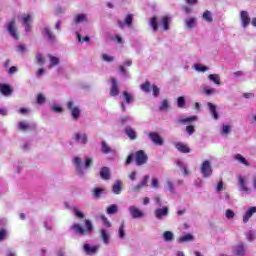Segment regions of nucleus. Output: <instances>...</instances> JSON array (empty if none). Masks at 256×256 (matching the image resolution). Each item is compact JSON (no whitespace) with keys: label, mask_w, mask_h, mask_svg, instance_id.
I'll list each match as a JSON object with an SVG mask.
<instances>
[{"label":"nucleus","mask_w":256,"mask_h":256,"mask_svg":"<svg viewBox=\"0 0 256 256\" xmlns=\"http://www.w3.org/2000/svg\"><path fill=\"white\" fill-rule=\"evenodd\" d=\"M72 165L78 177H85L87 169H89L91 165H93V158H86L85 164H83V159L79 156H75L72 159Z\"/></svg>","instance_id":"1"},{"label":"nucleus","mask_w":256,"mask_h":256,"mask_svg":"<svg viewBox=\"0 0 256 256\" xmlns=\"http://www.w3.org/2000/svg\"><path fill=\"white\" fill-rule=\"evenodd\" d=\"M173 18L171 16H163L159 22H157V17L153 16L150 18L149 25L152 31L157 32L159 29L162 31H169Z\"/></svg>","instance_id":"2"},{"label":"nucleus","mask_w":256,"mask_h":256,"mask_svg":"<svg viewBox=\"0 0 256 256\" xmlns=\"http://www.w3.org/2000/svg\"><path fill=\"white\" fill-rule=\"evenodd\" d=\"M239 191L244 195H251V188L249 187V178L246 175L238 176Z\"/></svg>","instance_id":"3"},{"label":"nucleus","mask_w":256,"mask_h":256,"mask_svg":"<svg viewBox=\"0 0 256 256\" xmlns=\"http://www.w3.org/2000/svg\"><path fill=\"white\" fill-rule=\"evenodd\" d=\"M66 107L68 111L70 112V115L74 121H79V118L81 117V108L75 104V101L69 100L66 103Z\"/></svg>","instance_id":"4"},{"label":"nucleus","mask_w":256,"mask_h":256,"mask_svg":"<svg viewBox=\"0 0 256 256\" xmlns=\"http://www.w3.org/2000/svg\"><path fill=\"white\" fill-rule=\"evenodd\" d=\"M200 173L204 179H209L213 175V166H211V161L205 160L200 166Z\"/></svg>","instance_id":"5"},{"label":"nucleus","mask_w":256,"mask_h":256,"mask_svg":"<svg viewBox=\"0 0 256 256\" xmlns=\"http://www.w3.org/2000/svg\"><path fill=\"white\" fill-rule=\"evenodd\" d=\"M72 139L75 141V143L81 145L82 147H86L89 143V137L83 132L75 133Z\"/></svg>","instance_id":"6"},{"label":"nucleus","mask_w":256,"mask_h":256,"mask_svg":"<svg viewBox=\"0 0 256 256\" xmlns=\"http://www.w3.org/2000/svg\"><path fill=\"white\" fill-rule=\"evenodd\" d=\"M128 211L132 219H145V212L135 205L130 206Z\"/></svg>","instance_id":"7"},{"label":"nucleus","mask_w":256,"mask_h":256,"mask_svg":"<svg viewBox=\"0 0 256 256\" xmlns=\"http://www.w3.org/2000/svg\"><path fill=\"white\" fill-rule=\"evenodd\" d=\"M154 216L156 219H158V221H163V219H167L169 217V208L167 206L157 208L154 211Z\"/></svg>","instance_id":"8"},{"label":"nucleus","mask_w":256,"mask_h":256,"mask_svg":"<svg viewBox=\"0 0 256 256\" xmlns=\"http://www.w3.org/2000/svg\"><path fill=\"white\" fill-rule=\"evenodd\" d=\"M148 160H149V157L147 156L145 151L139 150L135 153L136 165L138 166L145 165V163H147Z\"/></svg>","instance_id":"9"},{"label":"nucleus","mask_w":256,"mask_h":256,"mask_svg":"<svg viewBox=\"0 0 256 256\" xmlns=\"http://www.w3.org/2000/svg\"><path fill=\"white\" fill-rule=\"evenodd\" d=\"M148 137L152 141V143H154V145H158V147H163L165 141L157 132H150L148 134Z\"/></svg>","instance_id":"10"},{"label":"nucleus","mask_w":256,"mask_h":256,"mask_svg":"<svg viewBox=\"0 0 256 256\" xmlns=\"http://www.w3.org/2000/svg\"><path fill=\"white\" fill-rule=\"evenodd\" d=\"M65 209H69L70 211H73L75 217L77 219H83L85 217V214L79 210V207L77 206H71L69 202H64Z\"/></svg>","instance_id":"11"},{"label":"nucleus","mask_w":256,"mask_h":256,"mask_svg":"<svg viewBox=\"0 0 256 256\" xmlns=\"http://www.w3.org/2000/svg\"><path fill=\"white\" fill-rule=\"evenodd\" d=\"M70 231H72L74 235H79L80 237H83V235L87 234V231L85 230V228H83V226H81V224L79 223H74L70 227Z\"/></svg>","instance_id":"12"},{"label":"nucleus","mask_w":256,"mask_h":256,"mask_svg":"<svg viewBox=\"0 0 256 256\" xmlns=\"http://www.w3.org/2000/svg\"><path fill=\"white\" fill-rule=\"evenodd\" d=\"M31 23H33L31 14H24L22 17V25L27 33L31 31Z\"/></svg>","instance_id":"13"},{"label":"nucleus","mask_w":256,"mask_h":256,"mask_svg":"<svg viewBox=\"0 0 256 256\" xmlns=\"http://www.w3.org/2000/svg\"><path fill=\"white\" fill-rule=\"evenodd\" d=\"M149 183V175L143 177L142 181L132 188L133 193L141 192V189H145Z\"/></svg>","instance_id":"14"},{"label":"nucleus","mask_w":256,"mask_h":256,"mask_svg":"<svg viewBox=\"0 0 256 256\" xmlns=\"http://www.w3.org/2000/svg\"><path fill=\"white\" fill-rule=\"evenodd\" d=\"M100 238L102 239V243H104V245H109L111 242V232L107 228H102L100 230Z\"/></svg>","instance_id":"15"},{"label":"nucleus","mask_w":256,"mask_h":256,"mask_svg":"<svg viewBox=\"0 0 256 256\" xmlns=\"http://www.w3.org/2000/svg\"><path fill=\"white\" fill-rule=\"evenodd\" d=\"M83 251L86 253V255H95L99 251V246L86 243L83 245Z\"/></svg>","instance_id":"16"},{"label":"nucleus","mask_w":256,"mask_h":256,"mask_svg":"<svg viewBox=\"0 0 256 256\" xmlns=\"http://www.w3.org/2000/svg\"><path fill=\"white\" fill-rule=\"evenodd\" d=\"M240 21L242 23V27H249V23H251V17H249V12L242 10L240 11Z\"/></svg>","instance_id":"17"},{"label":"nucleus","mask_w":256,"mask_h":256,"mask_svg":"<svg viewBox=\"0 0 256 256\" xmlns=\"http://www.w3.org/2000/svg\"><path fill=\"white\" fill-rule=\"evenodd\" d=\"M110 95L111 97L119 95V82L115 78H111Z\"/></svg>","instance_id":"18"},{"label":"nucleus","mask_w":256,"mask_h":256,"mask_svg":"<svg viewBox=\"0 0 256 256\" xmlns=\"http://www.w3.org/2000/svg\"><path fill=\"white\" fill-rule=\"evenodd\" d=\"M256 213V206H252L246 210L242 217L243 223H249V219Z\"/></svg>","instance_id":"19"},{"label":"nucleus","mask_w":256,"mask_h":256,"mask_svg":"<svg viewBox=\"0 0 256 256\" xmlns=\"http://www.w3.org/2000/svg\"><path fill=\"white\" fill-rule=\"evenodd\" d=\"M124 133L127 135L128 139H130V141H135V139H137V131H135V129H133L131 126H126Z\"/></svg>","instance_id":"20"},{"label":"nucleus","mask_w":256,"mask_h":256,"mask_svg":"<svg viewBox=\"0 0 256 256\" xmlns=\"http://www.w3.org/2000/svg\"><path fill=\"white\" fill-rule=\"evenodd\" d=\"M122 191H123V181L116 180L112 185V193H114V195H121Z\"/></svg>","instance_id":"21"},{"label":"nucleus","mask_w":256,"mask_h":256,"mask_svg":"<svg viewBox=\"0 0 256 256\" xmlns=\"http://www.w3.org/2000/svg\"><path fill=\"white\" fill-rule=\"evenodd\" d=\"M174 147L179 151L180 153H191V148L183 142H176L174 144Z\"/></svg>","instance_id":"22"},{"label":"nucleus","mask_w":256,"mask_h":256,"mask_svg":"<svg viewBox=\"0 0 256 256\" xmlns=\"http://www.w3.org/2000/svg\"><path fill=\"white\" fill-rule=\"evenodd\" d=\"M207 107L209 108V113L212 118L217 121L219 119V112H217V106L211 102H208Z\"/></svg>","instance_id":"23"},{"label":"nucleus","mask_w":256,"mask_h":256,"mask_svg":"<svg viewBox=\"0 0 256 256\" xmlns=\"http://www.w3.org/2000/svg\"><path fill=\"white\" fill-rule=\"evenodd\" d=\"M233 253L235 256H245L247 253V248H245V245L239 244L233 248Z\"/></svg>","instance_id":"24"},{"label":"nucleus","mask_w":256,"mask_h":256,"mask_svg":"<svg viewBox=\"0 0 256 256\" xmlns=\"http://www.w3.org/2000/svg\"><path fill=\"white\" fill-rule=\"evenodd\" d=\"M131 65H133V61L126 60L124 62V65L119 66V72L121 73V75H123L124 77H129V71H127L125 67H131Z\"/></svg>","instance_id":"25"},{"label":"nucleus","mask_w":256,"mask_h":256,"mask_svg":"<svg viewBox=\"0 0 256 256\" xmlns=\"http://www.w3.org/2000/svg\"><path fill=\"white\" fill-rule=\"evenodd\" d=\"M100 177L104 181H109V179H111V170L109 167H102L100 169Z\"/></svg>","instance_id":"26"},{"label":"nucleus","mask_w":256,"mask_h":256,"mask_svg":"<svg viewBox=\"0 0 256 256\" xmlns=\"http://www.w3.org/2000/svg\"><path fill=\"white\" fill-rule=\"evenodd\" d=\"M0 93H2L4 97H10V95L13 93V90L11 89V86L7 84H0Z\"/></svg>","instance_id":"27"},{"label":"nucleus","mask_w":256,"mask_h":256,"mask_svg":"<svg viewBox=\"0 0 256 256\" xmlns=\"http://www.w3.org/2000/svg\"><path fill=\"white\" fill-rule=\"evenodd\" d=\"M178 243H191L193 241H195V237L193 236V234L188 233L185 234L183 236H181L180 238H178Z\"/></svg>","instance_id":"28"},{"label":"nucleus","mask_w":256,"mask_h":256,"mask_svg":"<svg viewBox=\"0 0 256 256\" xmlns=\"http://www.w3.org/2000/svg\"><path fill=\"white\" fill-rule=\"evenodd\" d=\"M193 121H197V116H190V117L180 116L178 118V123H182L183 125H187V123H193Z\"/></svg>","instance_id":"29"},{"label":"nucleus","mask_w":256,"mask_h":256,"mask_svg":"<svg viewBox=\"0 0 256 256\" xmlns=\"http://www.w3.org/2000/svg\"><path fill=\"white\" fill-rule=\"evenodd\" d=\"M48 59L50 62L48 69H53V67H57V65H59V63L61 62V60H59V58H57L51 54H48Z\"/></svg>","instance_id":"30"},{"label":"nucleus","mask_w":256,"mask_h":256,"mask_svg":"<svg viewBox=\"0 0 256 256\" xmlns=\"http://www.w3.org/2000/svg\"><path fill=\"white\" fill-rule=\"evenodd\" d=\"M235 161L240 163L241 165H244L245 167H249L251 164H249V161H247V158L243 157L241 154L234 155Z\"/></svg>","instance_id":"31"},{"label":"nucleus","mask_w":256,"mask_h":256,"mask_svg":"<svg viewBox=\"0 0 256 256\" xmlns=\"http://www.w3.org/2000/svg\"><path fill=\"white\" fill-rule=\"evenodd\" d=\"M132 23H133V14H128L126 16L125 23L118 21V25L121 28L125 27V25H127L128 27H131Z\"/></svg>","instance_id":"32"},{"label":"nucleus","mask_w":256,"mask_h":256,"mask_svg":"<svg viewBox=\"0 0 256 256\" xmlns=\"http://www.w3.org/2000/svg\"><path fill=\"white\" fill-rule=\"evenodd\" d=\"M164 191H169V193H175V184H173V180H166V183L164 185Z\"/></svg>","instance_id":"33"},{"label":"nucleus","mask_w":256,"mask_h":256,"mask_svg":"<svg viewBox=\"0 0 256 256\" xmlns=\"http://www.w3.org/2000/svg\"><path fill=\"white\" fill-rule=\"evenodd\" d=\"M196 25H197V18H195V17H190L185 20V26L188 29H193V28H195Z\"/></svg>","instance_id":"34"},{"label":"nucleus","mask_w":256,"mask_h":256,"mask_svg":"<svg viewBox=\"0 0 256 256\" xmlns=\"http://www.w3.org/2000/svg\"><path fill=\"white\" fill-rule=\"evenodd\" d=\"M209 81H212V83H214V85H217L219 87V85H221V77L219 76V74H210L208 76Z\"/></svg>","instance_id":"35"},{"label":"nucleus","mask_w":256,"mask_h":256,"mask_svg":"<svg viewBox=\"0 0 256 256\" xmlns=\"http://www.w3.org/2000/svg\"><path fill=\"white\" fill-rule=\"evenodd\" d=\"M162 237L166 243H169L175 239V234H173L171 231H165Z\"/></svg>","instance_id":"36"},{"label":"nucleus","mask_w":256,"mask_h":256,"mask_svg":"<svg viewBox=\"0 0 256 256\" xmlns=\"http://www.w3.org/2000/svg\"><path fill=\"white\" fill-rule=\"evenodd\" d=\"M101 151L105 155H109V153H113V149L111 147H109V144H107L106 141H102V143H101Z\"/></svg>","instance_id":"37"},{"label":"nucleus","mask_w":256,"mask_h":256,"mask_svg":"<svg viewBox=\"0 0 256 256\" xmlns=\"http://www.w3.org/2000/svg\"><path fill=\"white\" fill-rule=\"evenodd\" d=\"M18 129L19 131H29L31 129V126L27 121H20L18 123Z\"/></svg>","instance_id":"38"},{"label":"nucleus","mask_w":256,"mask_h":256,"mask_svg":"<svg viewBox=\"0 0 256 256\" xmlns=\"http://www.w3.org/2000/svg\"><path fill=\"white\" fill-rule=\"evenodd\" d=\"M194 69H195V71H198V73H206V71L209 70V67H207L203 64H200V63H196V64H194Z\"/></svg>","instance_id":"39"},{"label":"nucleus","mask_w":256,"mask_h":256,"mask_svg":"<svg viewBox=\"0 0 256 256\" xmlns=\"http://www.w3.org/2000/svg\"><path fill=\"white\" fill-rule=\"evenodd\" d=\"M202 18L204 19V21H206L207 23H213V16L211 14V11L209 10H205Z\"/></svg>","instance_id":"40"},{"label":"nucleus","mask_w":256,"mask_h":256,"mask_svg":"<svg viewBox=\"0 0 256 256\" xmlns=\"http://www.w3.org/2000/svg\"><path fill=\"white\" fill-rule=\"evenodd\" d=\"M118 211H119V206H117L116 204L110 205L106 210L108 215H115V213H117Z\"/></svg>","instance_id":"41"},{"label":"nucleus","mask_w":256,"mask_h":256,"mask_svg":"<svg viewBox=\"0 0 256 256\" xmlns=\"http://www.w3.org/2000/svg\"><path fill=\"white\" fill-rule=\"evenodd\" d=\"M15 18H12V20L8 23L7 29L9 33H16L17 28H15Z\"/></svg>","instance_id":"42"},{"label":"nucleus","mask_w":256,"mask_h":256,"mask_svg":"<svg viewBox=\"0 0 256 256\" xmlns=\"http://www.w3.org/2000/svg\"><path fill=\"white\" fill-rule=\"evenodd\" d=\"M36 62L38 65H40V67H43V65H45L46 61H45V56H43V54L38 53L36 54Z\"/></svg>","instance_id":"43"},{"label":"nucleus","mask_w":256,"mask_h":256,"mask_svg":"<svg viewBox=\"0 0 256 256\" xmlns=\"http://www.w3.org/2000/svg\"><path fill=\"white\" fill-rule=\"evenodd\" d=\"M118 237L119 239H125V222H121L119 226Z\"/></svg>","instance_id":"44"},{"label":"nucleus","mask_w":256,"mask_h":256,"mask_svg":"<svg viewBox=\"0 0 256 256\" xmlns=\"http://www.w3.org/2000/svg\"><path fill=\"white\" fill-rule=\"evenodd\" d=\"M76 37L78 43H89V41H91V38H89V36H83L81 33H78Z\"/></svg>","instance_id":"45"},{"label":"nucleus","mask_w":256,"mask_h":256,"mask_svg":"<svg viewBox=\"0 0 256 256\" xmlns=\"http://www.w3.org/2000/svg\"><path fill=\"white\" fill-rule=\"evenodd\" d=\"M169 110V100L164 99L160 103L159 111H168Z\"/></svg>","instance_id":"46"},{"label":"nucleus","mask_w":256,"mask_h":256,"mask_svg":"<svg viewBox=\"0 0 256 256\" xmlns=\"http://www.w3.org/2000/svg\"><path fill=\"white\" fill-rule=\"evenodd\" d=\"M50 110L53 112V113H63V107L59 104H53L51 107H50Z\"/></svg>","instance_id":"47"},{"label":"nucleus","mask_w":256,"mask_h":256,"mask_svg":"<svg viewBox=\"0 0 256 256\" xmlns=\"http://www.w3.org/2000/svg\"><path fill=\"white\" fill-rule=\"evenodd\" d=\"M84 21H87V15L85 14H78L74 19V23H84Z\"/></svg>","instance_id":"48"},{"label":"nucleus","mask_w":256,"mask_h":256,"mask_svg":"<svg viewBox=\"0 0 256 256\" xmlns=\"http://www.w3.org/2000/svg\"><path fill=\"white\" fill-rule=\"evenodd\" d=\"M186 101L185 98L183 96L178 97L177 99V107L179 109H185V105H186Z\"/></svg>","instance_id":"49"},{"label":"nucleus","mask_w":256,"mask_h":256,"mask_svg":"<svg viewBox=\"0 0 256 256\" xmlns=\"http://www.w3.org/2000/svg\"><path fill=\"white\" fill-rule=\"evenodd\" d=\"M140 89L144 91V93H149V91H151V82L146 81L144 84H141Z\"/></svg>","instance_id":"50"},{"label":"nucleus","mask_w":256,"mask_h":256,"mask_svg":"<svg viewBox=\"0 0 256 256\" xmlns=\"http://www.w3.org/2000/svg\"><path fill=\"white\" fill-rule=\"evenodd\" d=\"M123 98L126 103H133V95L129 94V92L124 91L123 92Z\"/></svg>","instance_id":"51"},{"label":"nucleus","mask_w":256,"mask_h":256,"mask_svg":"<svg viewBox=\"0 0 256 256\" xmlns=\"http://www.w3.org/2000/svg\"><path fill=\"white\" fill-rule=\"evenodd\" d=\"M110 39L114 42V43H118V44H123V38L117 34H114L112 36H110Z\"/></svg>","instance_id":"52"},{"label":"nucleus","mask_w":256,"mask_h":256,"mask_svg":"<svg viewBox=\"0 0 256 256\" xmlns=\"http://www.w3.org/2000/svg\"><path fill=\"white\" fill-rule=\"evenodd\" d=\"M102 60H104L106 63H113V61H115V57L109 54H102Z\"/></svg>","instance_id":"53"},{"label":"nucleus","mask_w":256,"mask_h":256,"mask_svg":"<svg viewBox=\"0 0 256 256\" xmlns=\"http://www.w3.org/2000/svg\"><path fill=\"white\" fill-rule=\"evenodd\" d=\"M203 91H204V94L205 95H215V93H217V89H215V88H209V87H205L204 89H203Z\"/></svg>","instance_id":"54"},{"label":"nucleus","mask_w":256,"mask_h":256,"mask_svg":"<svg viewBox=\"0 0 256 256\" xmlns=\"http://www.w3.org/2000/svg\"><path fill=\"white\" fill-rule=\"evenodd\" d=\"M231 133V127L227 124H223L221 134L222 135H229Z\"/></svg>","instance_id":"55"},{"label":"nucleus","mask_w":256,"mask_h":256,"mask_svg":"<svg viewBox=\"0 0 256 256\" xmlns=\"http://www.w3.org/2000/svg\"><path fill=\"white\" fill-rule=\"evenodd\" d=\"M85 231L86 233H91L93 231V223L90 220H85Z\"/></svg>","instance_id":"56"},{"label":"nucleus","mask_w":256,"mask_h":256,"mask_svg":"<svg viewBox=\"0 0 256 256\" xmlns=\"http://www.w3.org/2000/svg\"><path fill=\"white\" fill-rule=\"evenodd\" d=\"M151 187H152V189H159L160 184H159V179L158 178H152Z\"/></svg>","instance_id":"57"},{"label":"nucleus","mask_w":256,"mask_h":256,"mask_svg":"<svg viewBox=\"0 0 256 256\" xmlns=\"http://www.w3.org/2000/svg\"><path fill=\"white\" fill-rule=\"evenodd\" d=\"M246 239H247V241H255V232L248 231L246 233Z\"/></svg>","instance_id":"58"},{"label":"nucleus","mask_w":256,"mask_h":256,"mask_svg":"<svg viewBox=\"0 0 256 256\" xmlns=\"http://www.w3.org/2000/svg\"><path fill=\"white\" fill-rule=\"evenodd\" d=\"M45 38L48 39L49 43H55V34L46 33Z\"/></svg>","instance_id":"59"},{"label":"nucleus","mask_w":256,"mask_h":256,"mask_svg":"<svg viewBox=\"0 0 256 256\" xmlns=\"http://www.w3.org/2000/svg\"><path fill=\"white\" fill-rule=\"evenodd\" d=\"M225 215L226 219H233V217H235V212H233L231 209H227Z\"/></svg>","instance_id":"60"},{"label":"nucleus","mask_w":256,"mask_h":256,"mask_svg":"<svg viewBox=\"0 0 256 256\" xmlns=\"http://www.w3.org/2000/svg\"><path fill=\"white\" fill-rule=\"evenodd\" d=\"M37 103L39 105H43V103H45V95L43 94H38L37 96Z\"/></svg>","instance_id":"61"},{"label":"nucleus","mask_w":256,"mask_h":256,"mask_svg":"<svg viewBox=\"0 0 256 256\" xmlns=\"http://www.w3.org/2000/svg\"><path fill=\"white\" fill-rule=\"evenodd\" d=\"M104 227H111V222L104 215L101 216Z\"/></svg>","instance_id":"62"},{"label":"nucleus","mask_w":256,"mask_h":256,"mask_svg":"<svg viewBox=\"0 0 256 256\" xmlns=\"http://www.w3.org/2000/svg\"><path fill=\"white\" fill-rule=\"evenodd\" d=\"M6 237H7V230L0 229V241H5Z\"/></svg>","instance_id":"63"},{"label":"nucleus","mask_w":256,"mask_h":256,"mask_svg":"<svg viewBox=\"0 0 256 256\" xmlns=\"http://www.w3.org/2000/svg\"><path fill=\"white\" fill-rule=\"evenodd\" d=\"M128 178L130 179V181H137V172L132 171L130 174H128Z\"/></svg>","instance_id":"64"}]
</instances>
